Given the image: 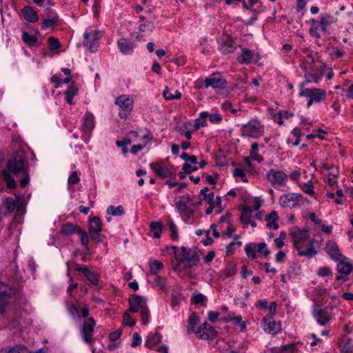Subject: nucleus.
Segmentation results:
<instances>
[{"instance_id": "6e6d98bb", "label": "nucleus", "mask_w": 353, "mask_h": 353, "mask_svg": "<svg viewBox=\"0 0 353 353\" xmlns=\"http://www.w3.org/2000/svg\"><path fill=\"white\" fill-rule=\"evenodd\" d=\"M123 323L126 325L132 327L135 325L136 321L132 319V318L128 312H125L123 314Z\"/></svg>"}, {"instance_id": "052dcab7", "label": "nucleus", "mask_w": 353, "mask_h": 353, "mask_svg": "<svg viewBox=\"0 0 353 353\" xmlns=\"http://www.w3.org/2000/svg\"><path fill=\"white\" fill-rule=\"evenodd\" d=\"M122 333L121 329H118L117 330L112 332L109 335V339L111 341H116L119 339Z\"/></svg>"}, {"instance_id": "b1692460", "label": "nucleus", "mask_w": 353, "mask_h": 353, "mask_svg": "<svg viewBox=\"0 0 353 353\" xmlns=\"http://www.w3.org/2000/svg\"><path fill=\"white\" fill-rule=\"evenodd\" d=\"M81 232V228L77 225L67 223L63 224L61 228V232L63 235H71Z\"/></svg>"}, {"instance_id": "7ed1b4c3", "label": "nucleus", "mask_w": 353, "mask_h": 353, "mask_svg": "<svg viewBox=\"0 0 353 353\" xmlns=\"http://www.w3.org/2000/svg\"><path fill=\"white\" fill-rule=\"evenodd\" d=\"M308 200L301 194L288 193L279 198V204L283 208H293Z\"/></svg>"}, {"instance_id": "de8ad7c7", "label": "nucleus", "mask_w": 353, "mask_h": 353, "mask_svg": "<svg viewBox=\"0 0 353 353\" xmlns=\"http://www.w3.org/2000/svg\"><path fill=\"white\" fill-rule=\"evenodd\" d=\"M58 21V16L57 14H54L52 17L46 19L42 23V26L46 28L52 27L53 26L57 23Z\"/></svg>"}, {"instance_id": "a211bd4d", "label": "nucleus", "mask_w": 353, "mask_h": 353, "mask_svg": "<svg viewBox=\"0 0 353 353\" xmlns=\"http://www.w3.org/2000/svg\"><path fill=\"white\" fill-rule=\"evenodd\" d=\"M94 116L91 112H86L83 119L82 130L84 133H90L94 128Z\"/></svg>"}, {"instance_id": "4d7b16f0", "label": "nucleus", "mask_w": 353, "mask_h": 353, "mask_svg": "<svg viewBox=\"0 0 353 353\" xmlns=\"http://www.w3.org/2000/svg\"><path fill=\"white\" fill-rule=\"evenodd\" d=\"M257 252L262 253V255L265 257H267L270 254V251L266 248V244L264 242L260 243L258 245Z\"/></svg>"}, {"instance_id": "473e14b6", "label": "nucleus", "mask_w": 353, "mask_h": 353, "mask_svg": "<svg viewBox=\"0 0 353 353\" xmlns=\"http://www.w3.org/2000/svg\"><path fill=\"white\" fill-rule=\"evenodd\" d=\"M77 88L73 85H70L67 89V90L65 92L64 95L65 96V100L69 104H74L72 101V98L77 94Z\"/></svg>"}, {"instance_id": "9d476101", "label": "nucleus", "mask_w": 353, "mask_h": 353, "mask_svg": "<svg viewBox=\"0 0 353 353\" xmlns=\"http://www.w3.org/2000/svg\"><path fill=\"white\" fill-rule=\"evenodd\" d=\"M196 334L199 339L212 340L216 336L217 332L212 325L204 323L198 327Z\"/></svg>"}, {"instance_id": "6e6552de", "label": "nucleus", "mask_w": 353, "mask_h": 353, "mask_svg": "<svg viewBox=\"0 0 353 353\" xmlns=\"http://www.w3.org/2000/svg\"><path fill=\"white\" fill-rule=\"evenodd\" d=\"M103 32L96 30H90L83 34V37L86 40L85 46L91 52H94L97 50V41L102 37Z\"/></svg>"}, {"instance_id": "ddd939ff", "label": "nucleus", "mask_w": 353, "mask_h": 353, "mask_svg": "<svg viewBox=\"0 0 353 353\" xmlns=\"http://www.w3.org/2000/svg\"><path fill=\"white\" fill-rule=\"evenodd\" d=\"M129 311L131 312H137L141 311L145 307H148L145 299L139 295L132 294L128 299Z\"/></svg>"}, {"instance_id": "4468645a", "label": "nucleus", "mask_w": 353, "mask_h": 353, "mask_svg": "<svg viewBox=\"0 0 353 353\" xmlns=\"http://www.w3.org/2000/svg\"><path fill=\"white\" fill-rule=\"evenodd\" d=\"M3 205L10 213L13 212L16 209L17 212H20L23 208V198L17 196L15 201L12 197H7L3 201Z\"/></svg>"}, {"instance_id": "37998d69", "label": "nucleus", "mask_w": 353, "mask_h": 353, "mask_svg": "<svg viewBox=\"0 0 353 353\" xmlns=\"http://www.w3.org/2000/svg\"><path fill=\"white\" fill-rule=\"evenodd\" d=\"M163 95L166 100L179 99L181 97V94L178 90H175L174 94L169 93L168 87H165L163 90Z\"/></svg>"}, {"instance_id": "f3484780", "label": "nucleus", "mask_w": 353, "mask_h": 353, "mask_svg": "<svg viewBox=\"0 0 353 353\" xmlns=\"http://www.w3.org/2000/svg\"><path fill=\"white\" fill-rule=\"evenodd\" d=\"M263 323L264 330L271 334H275L281 330L280 324L274 321H270V318L264 317Z\"/></svg>"}, {"instance_id": "72a5a7b5", "label": "nucleus", "mask_w": 353, "mask_h": 353, "mask_svg": "<svg viewBox=\"0 0 353 353\" xmlns=\"http://www.w3.org/2000/svg\"><path fill=\"white\" fill-rule=\"evenodd\" d=\"M253 58V54L251 50L248 49L243 50L240 57L239 59V61L243 63H251Z\"/></svg>"}, {"instance_id": "c03bdc74", "label": "nucleus", "mask_w": 353, "mask_h": 353, "mask_svg": "<svg viewBox=\"0 0 353 353\" xmlns=\"http://www.w3.org/2000/svg\"><path fill=\"white\" fill-rule=\"evenodd\" d=\"M107 213L112 216H121L123 214L124 210L121 205L117 207L110 205L107 209Z\"/></svg>"}, {"instance_id": "412c9836", "label": "nucleus", "mask_w": 353, "mask_h": 353, "mask_svg": "<svg viewBox=\"0 0 353 353\" xmlns=\"http://www.w3.org/2000/svg\"><path fill=\"white\" fill-rule=\"evenodd\" d=\"M295 248L297 250L300 256L311 258L317 254V252L314 249L313 241H310L307 248L298 245L295 247Z\"/></svg>"}, {"instance_id": "dca6fc26", "label": "nucleus", "mask_w": 353, "mask_h": 353, "mask_svg": "<svg viewBox=\"0 0 353 353\" xmlns=\"http://www.w3.org/2000/svg\"><path fill=\"white\" fill-rule=\"evenodd\" d=\"M313 316L317 321V322L322 325H325L329 322L330 317L329 314L325 310L319 308L318 305H316L314 308Z\"/></svg>"}, {"instance_id": "4c0bfd02", "label": "nucleus", "mask_w": 353, "mask_h": 353, "mask_svg": "<svg viewBox=\"0 0 353 353\" xmlns=\"http://www.w3.org/2000/svg\"><path fill=\"white\" fill-rule=\"evenodd\" d=\"M150 230L153 232V236L160 238L161 234V223L159 221H153L150 223Z\"/></svg>"}, {"instance_id": "39448f33", "label": "nucleus", "mask_w": 353, "mask_h": 353, "mask_svg": "<svg viewBox=\"0 0 353 353\" xmlns=\"http://www.w3.org/2000/svg\"><path fill=\"white\" fill-rule=\"evenodd\" d=\"M242 134L243 137H252L256 139L262 136L263 130L261 123L254 119L250 121L241 128Z\"/></svg>"}, {"instance_id": "680f3d73", "label": "nucleus", "mask_w": 353, "mask_h": 353, "mask_svg": "<svg viewBox=\"0 0 353 353\" xmlns=\"http://www.w3.org/2000/svg\"><path fill=\"white\" fill-rule=\"evenodd\" d=\"M182 170L185 171V172L190 174L194 171H196L198 168L196 166H192L188 163H185L182 166Z\"/></svg>"}, {"instance_id": "c85d7f7f", "label": "nucleus", "mask_w": 353, "mask_h": 353, "mask_svg": "<svg viewBox=\"0 0 353 353\" xmlns=\"http://www.w3.org/2000/svg\"><path fill=\"white\" fill-rule=\"evenodd\" d=\"M279 219L278 214L276 211H272L270 213L265 216V221L267 222V226L274 230L279 228V225L276 223Z\"/></svg>"}, {"instance_id": "3c124183", "label": "nucleus", "mask_w": 353, "mask_h": 353, "mask_svg": "<svg viewBox=\"0 0 353 353\" xmlns=\"http://www.w3.org/2000/svg\"><path fill=\"white\" fill-rule=\"evenodd\" d=\"M149 312L148 307H145L140 311L141 319L143 325H146L149 322Z\"/></svg>"}, {"instance_id": "2f4dec72", "label": "nucleus", "mask_w": 353, "mask_h": 353, "mask_svg": "<svg viewBox=\"0 0 353 353\" xmlns=\"http://www.w3.org/2000/svg\"><path fill=\"white\" fill-rule=\"evenodd\" d=\"M199 318L194 314L191 315L188 319V326L187 328V332L190 334L191 332H196V328L199 324Z\"/></svg>"}, {"instance_id": "864d4df0", "label": "nucleus", "mask_w": 353, "mask_h": 353, "mask_svg": "<svg viewBox=\"0 0 353 353\" xmlns=\"http://www.w3.org/2000/svg\"><path fill=\"white\" fill-rule=\"evenodd\" d=\"M254 246L252 245L251 244H247L245 247V251L247 256L252 259L256 258V254L254 252Z\"/></svg>"}, {"instance_id": "5fc2aeb1", "label": "nucleus", "mask_w": 353, "mask_h": 353, "mask_svg": "<svg viewBox=\"0 0 353 353\" xmlns=\"http://www.w3.org/2000/svg\"><path fill=\"white\" fill-rule=\"evenodd\" d=\"M168 225L169 230L172 232L171 237L172 239H176L178 238V232L176 225L172 220L168 221Z\"/></svg>"}, {"instance_id": "09e8293b", "label": "nucleus", "mask_w": 353, "mask_h": 353, "mask_svg": "<svg viewBox=\"0 0 353 353\" xmlns=\"http://www.w3.org/2000/svg\"><path fill=\"white\" fill-rule=\"evenodd\" d=\"M301 188L305 193L310 194L311 196L314 195V193H315L314 190V188L312 181H309L307 183L303 184L301 186Z\"/></svg>"}, {"instance_id": "ea45409f", "label": "nucleus", "mask_w": 353, "mask_h": 353, "mask_svg": "<svg viewBox=\"0 0 353 353\" xmlns=\"http://www.w3.org/2000/svg\"><path fill=\"white\" fill-rule=\"evenodd\" d=\"M220 50L224 54H229L234 51V46L230 39H228L220 46Z\"/></svg>"}, {"instance_id": "bb28decb", "label": "nucleus", "mask_w": 353, "mask_h": 353, "mask_svg": "<svg viewBox=\"0 0 353 353\" xmlns=\"http://www.w3.org/2000/svg\"><path fill=\"white\" fill-rule=\"evenodd\" d=\"M118 47L123 54H130L134 48V45L125 39H121L117 42Z\"/></svg>"}, {"instance_id": "774afa93", "label": "nucleus", "mask_w": 353, "mask_h": 353, "mask_svg": "<svg viewBox=\"0 0 353 353\" xmlns=\"http://www.w3.org/2000/svg\"><path fill=\"white\" fill-rule=\"evenodd\" d=\"M318 274L321 276H328L332 274V271L328 267L320 268Z\"/></svg>"}, {"instance_id": "5701e85b", "label": "nucleus", "mask_w": 353, "mask_h": 353, "mask_svg": "<svg viewBox=\"0 0 353 353\" xmlns=\"http://www.w3.org/2000/svg\"><path fill=\"white\" fill-rule=\"evenodd\" d=\"M190 201L191 198L190 195L181 197L180 199L176 203V208L177 210L181 213L187 212L188 215L190 216L192 214V212L188 211V205Z\"/></svg>"}, {"instance_id": "a878e982", "label": "nucleus", "mask_w": 353, "mask_h": 353, "mask_svg": "<svg viewBox=\"0 0 353 353\" xmlns=\"http://www.w3.org/2000/svg\"><path fill=\"white\" fill-rule=\"evenodd\" d=\"M152 134L151 132H148L143 138V143L134 145L130 150V152L133 154H136L138 152L141 150L146 145L152 140Z\"/></svg>"}, {"instance_id": "79ce46f5", "label": "nucleus", "mask_w": 353, "mask_h": 353, "mask_svg": "<svg viewBox=\"0 0 353 353\" xmlns=\"http://www.w3.org/2000/svg\"><path fill=\"white\" fill-rule=\"evenodd\" d=\"M0 353H30L28 351L26 346L23 345H18L14 346L12 348H10L9 350H2L0 351Z\"/></svg>"}, {"instance_id": "338daca9", "label": "nucleus", "mask_w": 353, "mask_h": 353, "mask_svg": "<svg viewBox=\"0 0 353 353\" xmlns=\"http://www.w3.org/2000/svg\"><path fill=\"white\" fill-rule=\"evenodd\" d=\"M305 78L308 82H316L317 83L320 77L318 76L316 74H311V73H307L305 74Z\"/></svg>"}, {"instance_id": "bf43d9fd", "label": "nucleus", "mask_w": 353, "mask_h": 353, "mask_svg": "<svg viewBox=\"0 0 353 353\" xmlns=\"http://www.w3.org/2000/svg\"><path fill=\"white\" fill-rule=\"evenodd\" d=\"M141 343V336L137 333V332H134L133 334V337H132V343H131V346L132 347H135L138 345H139Z\"/></svg>"}, {"instance_id": "423d86ee", "label": "nucleus", "mask_w": 353, "mask_h": 353, "mask_svg": "<svg viewBox=\"0 0 353 353\" xmlns=\"http://www.w3.org/2000/svg\"><path fill=\"white\" fill-rule=\"evenodd\" d=\"M267 179L272 185L281 188L285 186L288 176L283 171L270 170L267 173Z\"/></svg>"}, {"instance_id": "f257e3e1", "label": "nucleus", "mask_w": 353, "mask_h": 353, "mask_svg": "<svg viewBox=\"0 0 353 353\" xmlns=\"http://www.w3.org/2000/svg\"><path fill=\"white\" fill-rule=\"evenodd\" d=\"M181 255H176V261L172 262L173 270L180 271L196 265L199 257L195 250H187L185 247H181Z\"/></svg>"}, {"instance_id": "a18cd8bd", "label": "nucleus", "mask_w": 353, "mask_h": 353, "mask_svg": "<svg viewBox=\"0 0 353 353\" xmlns=\"http://www.w3.org/2000/svg\"><path fill=\"white\" fill-rule=\"evenodd\" d=\"M236 270V264L233 262H229L223 271V274L226 277H229L235 274Z\"/></svg>"}, {"instance_id": "e2e57ef3", "label": "nucleus", "mask_w": 353, "mask_h": 353, "mask_svg": "<svg viewBox=\"0 0 353 353\" xmlns=\"http://www.w3.org/2000/svg\"><path fill=\"white\" fill-rule=\"evenodd\" d=\"M209 119L212 123H219L222 121V117L219 114H210Z\"/></svg>"}, {"instance_id": "2eb2a0df", "label": "nucleus", "mask_w": 353, "mask_h": 353, "mask_svg": "<svg viewBox=\"0 0 353 353\" xmlns=\"http://www.w3.org/2000/svg\"><path fill=\"white\" fill-rule=\"evenodd\" d=\"M325 250L330 256L334 261H340L343 257L338 248L337 244L332 241H329L326 243Z\"/></svg>"}, {"instance_id": "20e7f679", "label": "nucleus", "mask_w": 353, "mask_h": 353, "mask_svg": "<svg viewBox=\"0 0 353 353\" xmlns=\"http://www.w3.org/2000/svg\"><path fill=\"white\" fill-rule=\"evenodd\" d=\"M115 103L120 108L119 117L126 119L133 109L134 101L130 96L121 95L117 98Z\"/></svg>"}, {"instance_id": "9b49d317", "label": "nucleus", "mask_w": 353, "mask_h": 353, "mask_svg": "<svg viewBox=\"0 0 353 353\" xmlns=\"http://www.w3.org/2000/svg\"><path fill=\"white\" fill-rule=\"evenodd\" d=\"M226 81L219 73H213L205 80V87H212L214 89H222L225 87Z\"/></svg>"}, {"instance_id": "58836bf2", "label": "nucleus", "mask_w": 353, "mask_h": 353, "mask_svg": "<svg viewBox=\"0 0 353 353\" xmlns=\"http://www.w3.org/2000/svg\"><path fill=\"white\" fill-rule=\"evenodd\" d=\"M1 176L6 182L7 186L9 188H14L16 185L14 179L11 176L9 172L6 170H3Z\"/></svg>"}, {"instance_id": "49530a36", "label": "nucleus", "mask_w": 353, "mask_h": 353, "mask_svg": "<svg viewBox=\"0 0 353 353\" xmlns=\"http://www.w3.org/2000/svg\"><path fill=\"white\" fill-rule=\"evenodd\" d=\"M163 267V264L161 262L154 260L150 263V272L152 274H156Z\"/></svg>"}, {"instance_id": "a19ab883", "label": "nucleus", "mask_w": 353, "mask_h": 353, "mask_svg": "<svg viewBox=\"0 0 353 353\" xmlns=\"http://www.w3.org/2000/svg\"><path fill=\"white\" fill-rule=\"evenodd\" d=\"M337 270L339 273L348 275L352 271V265L348 263L341 261L337 265Z\"/></svg>"}, {"instance_id": "f03ea898", "label": "nucleus", "mask_w": 353, "mask_h": 353, "mask_svg": "<svg viewBox=\"0 0 353 353\" xmlns=\"http://www.w3.org/2000/svg\"><path fill=\"white\" fill-rule=\"evenodd\" d=\"M28 157L24 149H19L8 160L7 168L14 174L17 173H26L28 172Z\"/></svg>"}, {"instance_id": "4be33fe9", "label": "nucleus", "mask_w": 353, "mask_h": 353, "mask_svg": "<svg viewBox=\"0 0 353 353\" xmlns=\"http://www.w3.org/2000/svg\"><path fill=\"white\" fill-rule=\"evenodd\" d=\"M336 19L329 14H321L320 15V29L322 32L327 31V26L335 23Z\"/></svg>"}, {"instance_id": "0e129e2a", "label": "nucleus", "mask_w": 353, "mask_h": 353, "mask_svg": "<svg viewBox=\"0 0 353 353\" xmlns=\"http://www.w3.org/2000/svg\"><path fill=\"white\" fill-rule=\"evenodd\" d=\"M79 180L80 179L78 176L77 172L75 171L72 172V174L70 175L68 178V183L74 185L77 184Z\"/></svg>"}, {"instance_id": "7c9ffc66", "label": "nucleus", "mask_w": 353, "mask_h": 353, "mask_svg": "<svg viewBox=\"0 0 353 353\" xmlns=\"http://www.w3.org/2000/svg\"><path fill=\"white\" fill-rule=\"evenodd\" d=\"M252 210L250 207L243 206L241 215V222L244 225H248L250 222Z\"/></svg>"}, {"instance_id": "aec40b11", "label": "nucleus", "mask_w": 353, "mask_h": 353, "mask_svg": "<svg viewBox=\"0 0 353 353\" xmlns=\"http://www.w3.org/2000/svg\"><path fill=\"white\" fill-rule=\"evenodd\" d=\"M102 221L99 216H94L89 220V234L100 233L102 230Z\"/></svg>"}, {"instance_id": "c756f323", "label": "nucleus", "mask_w": 353, "mask_h": 353, "mask_svg": "<svg viewBox=\"0 0 353 353\" xmlns=\"http://www.w3.org/2000/svg\"><path fill=\"white\" fill-rule=\"evenodd\" d=\"M341 353H353V346L351 340L347 336L341 338L340 341Z\"/></svg>"}, {"instance_id": "8fccbe9b", "label": "nucleus", "mask_w": 353, "mask_h": 353, "mask_svg": "<svg viewBox=\"0 0 353 353\" xmlns=\"http://www.w3.org/2000/svg\"><path fill=\"white\" fill-rule=\"evenodd\" d=\"M48 46L51 50H55L59 48L61 43L57 38L50 37L48 38Z\"/></svg>"}, {"instance_id": "393cba45", "label": "nucleus", "mask_w": 353, "mask_h": 353, "mask_svg": "<svg viewBox=\"0 0 353 353\" xmlns=\"http://www.w3.org/2000/svg\"><path fill=\"white\" fill-rule=\"evenodd\" d=\"M23 17L26 21L30 23H34L39 20V17L36 11H34L31 7L26 6L23 10Z\"/></svg>"}, {"instance_id": "c9c22d12", "label": "nucleus", "mask_w": 353, "mask_h": 353, "mask_svg": "<svg viewBox=\"0 0 353 353\" xmlns=\"http://www.w3.org/2000/svg\"><path fill=\"white\" fill-rule=\"evenodd\" d=\"M22 40L28 46L31 47L37 43V37L34 35L30 34L27 32H23L22 34Z\"/></svg>"}, {"instance_id": "f8f14e48", "label": "nucleus", "mask_w": 353, "mask_h": 353, "mask_svg": "<svg viewBox=\"0 0 353 353\" xmlns=\"http://www.w3.org/2000/svg\"><path fill=\"white\" fill-rule=\"evenodd\" d=\"M289 234L293 239V245L294 248L297 247L299 243L305 242L309 236L307 229H303L301 230L296 226L290 228Z\"/></svg>"}, {"instance_id": "0eeeda50", "label": "nucleus", "mask_w": 353, "mask_h": 353, "mask_svg": "<svg viewBox=\"0 0 353 353\" xmlns=\"http://www.w3.org/2000/svg\"><path fill=\"white\" fill-rule=\"evenodd\" d=\"M96 325L95 321L92 317H89L85 320L81 328V334L84 341L89 345L92 344L94 339L92 338L94 327Z\"/></svg>"}, {"instance_id": "13d9d810", "label": "nucleus", "mask_w": 353, "mask_h": 353, "mask_svg": "<svg viewBox=\"0 0 353 353\" xmlns=\"http://www.w3.org/2000/svg\"><path fill=\"white\" fill-rule=\"evenodd\" d=\"M78 234L81 235V244L85 246L86 249H88L89 236L88 232L81 229V232Z\"/></svg>"}, {"instance_id": "6ab92c4d", "label": "nucleus", "mask_w": 353, "mask_h": 353, "mask_svg": "<svg viewBox=\"0 0 353 353\" xmlns=\"http://www.w3.org/2000/svg\"><path fill=\"white\" fill-rule=\"evenodd\" d=\"M150 167L158 176L162 178H168L172 176V172L168 168L159 163H152Z\"/></svg>"}, {"instance_id": "e433bc0d", "label": "nucleus", "mask_w": 353, "mask_h": 353, "mask_svg": "<svg viewBox=\"0 0 353 353\" xmlns=\"http://www.w3.org/2000/svg\"><path fill=\"white\" fill-rule=\"evenodd\" d=\"M325 97V91L322 89L314 88L312 89L311 98L314 101L319 102L323 101Z\"/></svg>"}, {"instance_id": "cd10ccee", "label": "nucleus", "mask_w": 353, "mask_h": 353, "mask_svg": "<svg viewBox=\"0 0 353 353\" xmlns=\"http://www.w3.org/2000/svg\"><path fill=\"white\" fill-rule=\"evenodd\" d=\"M161 341V336L159 333L151 332L149 334L148 339L145 341V346L148 348H152V347L157 345Z\"/></svg>"}, {"instance_id": "f704fd0d", "label": "nucleus", "mask_w": 353, "mask_h": 353, "mask_svg": "<svg viewBox=\"0 0 353 353\" xmlns=\"http://www.w3.org/2000/svg\"><path fill=\"white\" fill-rule=\"evenodd\" d=\"M259 150V145L257 143H254L252 144L251 150L250 152V157L252 160L256 161L259 163H261L263 161V157L259 155L257 152Z\"/></svg>"}, {"instance_id": "603ef678", "label": "nucleus", "mask_w": 353, "mask_h": 353, "mask_svg": "<svg viewBox=\"0 0 353 353\" xmlns=\"http://www.w3.org/2000/svg\"><path fill=\"white\" fill-rule=\"evenodd\" d=\"M205 300V296L202 294H194L191 298L192 303L195 305L202 304Z\"/></svg>"}, {"instance_id": "69168bd1", "label": "nucleus", "mask_w": 353, "mask_h": 353, "mask_svg": "<svg viewBox=\"0 0 353 353\" xmlns=\"http://www.w3.org/2000/svg\"><path fill=\"white\" fill-rule=\"evenodd\" d=\"M68 312L73 316H79V306L77 305H76V304H72L68 307Z\"/></svg>"}, {"instance_id": "1a4fd4ad", "label": "nucleus", "mask_w": 353, "mask_h": 353, "mask_svg": "<svg viewBox=\"0 0 353 353\" xmlns=\"http://www.w3.org/2000/svg\"><path fill=\"white\" fill-rule=\"evenodd\" d=\"M14 290L9 285L0 281V314H2Z\"/></svg>"}]
</instances>
